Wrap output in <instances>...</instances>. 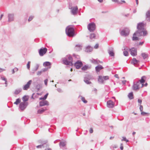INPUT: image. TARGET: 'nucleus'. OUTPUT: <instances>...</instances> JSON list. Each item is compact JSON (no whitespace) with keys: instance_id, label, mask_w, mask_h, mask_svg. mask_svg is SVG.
I'll return each mask as SVG.
<instances>
[{"instance_id":"nucleus-45","label":"nucleus","mask_w":150,"mask_h":150,"mask_svg":"<svg viewBox=\"0 0 150 150\" xmlns=\"http://www.w3.org/2000/svg\"><path fill=\"white\" fill-rule=\"evenodd\" d=\"M30 62L29 61L28 62V63L27 64V68L28 69H29L30 67Z\"/></svg>"},{"instance_id":"nucleus-19","label":"nucleus","mask_w":150,"mask_h":150,"mask_svg":"<svg viewBox=\"0 0 150 150\" xmlns=\"http://www.w3.org/2000/svg\"><path fill=\"white\" fill-rule=\"evenodd\" d=\"M93 48L90 46H88L86 47L85 51L86 52H91Z\"/></svg>"},{"instance_id":"nucleus-40","label":"nucleus","mask_w":150,"mask_h":150,"mask_svg":"<svg viewBox=\"0 0 150 150\" xmlns=\"http://www.w3.org/2000/svg\"><path fill=\"white\" fill-rule=\"evenodd\" d=\"M47 146H45V145H44L43 144H40L39 145H38L36 146V147L37 148H44L45 147H47Z\"/></svg>"},{"instance_id":"nucleus-24","label":"nucleus","mask_w":150,"mask_h":150,"mask_svg":"<svg viewBox=\"0 0 150 150\" xmlns=\"http://www.w3.org/2000/svg\"><path fill=\"white\" fill-rule=\"evenodd\" d=\"M46 110V108H41L38 110V113L40 114H42Z\"/></svg>"},{"instance_id":"nucleus-28","label":"nucleus","mask_w":150,"mask_h":150,"mask_svg":"<svg viewBox=\"0 0 150 150\" xmlns=\"http://www.w3.org/2000/svg\"><path fill=\"white\" fill-rule=\"evenodd\" d=\"M79 98H81V100L85 103H87V101L85 100V98L84 97H83L82 96L80 95L79 96Z\"/></svg>"},{"instance_id":"nucleus-9","label":"nucleus","mask_w":150,"mask_h":150,"mask_svg":"<svg viewBox=\"0 0 150 150\" xmlns=\"http://www.w3.org/2000/svg\"><path fill=\"white\" fill-rule=\"evenodd\" d=\"M140 84V83L139 81H137L136 82H134L132 86V88L133 90L134 91H137L140 88L139 86Z\"/></svg>"},{"instance_id":"nucleus-6","label":"nucleus","mask_w":150,"mask_h":150,"mask_svg":"<svg viewBox=\"0 0 150 150\" xmlns=\"http://www.w3.org/2000/svg\"><path fill=\"white\" fill-rule=\"evenodd\" d=\"M28 105V102H21L19 105V108L21 111H23L26 108Z\"/></svg>"},{"instance_id":"nucleus-10","label":"nucleus","mask_w":150,"mask_h":150,"mask_svg":"<svg viewBox=\"0 0 150 150\" xmlns=\"http://www.w3.org/2000/svg\"><path fill=\"white\" fill-rule=\"evenodd\" d=\"M69 8L71 9V12L72 14L75 15L77 13L78 10V8L77 6L71 7L70 8V6Z\"/></svg>"},{"instance_id":"nucleus-3","label":"nucleus","mask_w":150,"mask_h":150,"mask_svg":"<svg viewBox=\"0 0 150 150\" xmlns=\"http://www.w3.org/2000/svg\"><path fill=\"white\" fill-rule=\"evenodd\" d=\"M63 63L66 65H69L72 66V58L70 55H67L65 57L62 59Z\"/></svg>"},{"instance_id":"nucleus-23","label":"nucleus","mask_w":150,"mask_h":150,"mask_svg":"<svg viewBox=\"0 0 150 150\" xmlns=\"http://www.w3.org/2000/svg\"><path fill=\"white\" fill-rule=\"evenodd\" d=\"M38 142L39 143H41V144H43L46 146H47V140L42 141L41 140H39L38 141Z\"/></svg>"},{"instance_id":"nucleus-61","label":"nucleus","mask_w":150,"mask_h":150,"mask_svg":"<svg viewBox=\"0 0 150 150\" xmlns=\"http://www.w3.org/2000/svg\"><path fill=\"white\" fill-rule=\"evenodd\" d=\"M5 70V69L0 68V73L2 72L3 71H4Z\"/></svg>"},{"instance_id":"nucleus-53","label":"nucleus","mask_w":150,"mask_h":150,"mask_svg":"<svg viewBox=\"0 0 150 150\" xmlns=\"http://www.w3.org/2000/svg\"><path fill=\"white\" fill-rule=\"evenodd\" d=\"M120 149L121 150H123V146L122 144H120Z\"/></svg>"},{"instance_id":"nucleus-59","label":"nucleus","mask_w":150,"mask_h":150,"mask_svg":"<svg viewBox=\"0 0 150 150\" xmlns=\"http://www.w3.org/2000/svg\"><path fill=\"white\" fill-rule=\"evenodd\" d=\"M113 148H117V145H114L112 146Z\"/></svg>"},{"instance_id":"nucleus-36","label":"nucleus","mask_w":150,"mask_h":150,"mask_svg":"<svg viewBox=\"0 0 150 150\" xmlns=\"http://www.w3.org/2000/svg\"><path fill=\"white\" fill-rule=\"evenodd\" d=\"M39 65L38 64H37L35 66V69H33V73H34L35 71H36L38 69L39 67Z\"/></svg>"},{"instance_id":"nucleus-22","label":"nucleus","mask_w":150,"mask_h":150,"mask_svg":"<svg viewBox=\"0 0 150 150\" xmlns=\"http://www.w3.org/2000/svg\"><path fill=\"white\" fill-rule=\"evenodd\" d=\"M146 16L147 20L150 21V10L146 12Z\"/></svg>"},{"instance_id":"nucleus-8","label":"nucleus","mask_w":150,"mask_h":150,"mask_svg":"<svg viewBox=\"0 0 150 150\" xmlns=\"http://www.w3.org/2000/svg\"><path fill=\"white\" fill-rule=\"evenodd\" d=\"M108 79L109 76H100L98 77V81L99 83H103V81L104 80H106Z\"/></svg>"},{"instance_id":"nucleus-54","label":"nucleus","mask_w":150,"mask_h":150,"mask_svg":"<svg viewBox=\"0 0 150 150\" xmlns=\"http://www.w3.org/2000/svg\"><path fill=\"white\" fill-rule=\"evenodd\" d=\"M93 130L91 128H90L89 130V132L90 133H93Z\"/></svg>"},{"instance_id":"nucleus-32","label":"nucleus","mask_w":150,"mask_h":150,"mask_svg":"<svg viewBox=\"0 0 150 150\" xmlns=\"http://www.w3.org/2000/svg\"><path fill=\"white\" fill-rule=\"evenodd\" d=\"M48 95V93H46L44 96L43 97H41L39 99L40 100H45L47 98Z\"/></svg>"},{"instance_id":"nucleus-37","label":"nucleus","mask_w":150,"mask_h":150,"mask_svg":"<svg viewBox=\"0 0 150 150\" xmlns=\"http://www.w3.org/2000/svg\"><path fill=\"white\" fill-rule=\"evenodd\" d=\"M36 88L38 91H39L40 90V88H42V86L41 84H38L36 85Z\"/></svg>"},{"instance_id":"nucleus-31","label":"nucleus","mask_w":150,"mask_h":150,"mask_svg":"<svg viewBox=\"0 0 150 150\" xmlns=\"http://www.w3.org/2000/svg\"><path fill=\"white\" fill-rule=\"evenodd\" d=\"M50 65L51 63L49 62H45L43 64V65L44 67L48 66H50Z\"/></svg>"},{"instance_id":"nucleus-25","label":"nucleus","mask_w":150,"mask_h":150,"mask_svg":"<svg viewBox=\"0 0 150 150\" xmlns=\"http://www.w3.org/2000/svg\"><path fill=\"white\" fill-rule=\"evenodd\" d=\"M146 77L145 76H143L141 77V79L138 81H139V82L140 83V84L141 83L142 84L145 82V80L144 79Z\"/></svg>"},{"instance_id":"nucleus-34","label":"nucleus","mask_w":150,"mask_h":150,"mask_svg":"<svg viewBox=\"0 0 150 150\" xmlns=\"http://www.w3.org/2000/svg\"><path fill=\"white\" fill-rule=\"evenodd\" d=\"M132 61L134 65L137 64L139 62V61L137 60L135 58H133Z\"/></svg>"},{"instance_id":"nucleus-20","label":"nucleus","mask_w":150,"mask_h":150,"mask_svg":"<svg viewBox=\"0 0 150 150\" xmlns=\"http://www.w3.org/2000/svg\"><path fill=\"white\" fill-rule=\"evenodd\" d=\"M103 69V67L101 65H99L95 67L96 71L97 72H99L100 70Z\"/></svg>"},{"instance_id":"nucleus-62","label":"nucleus","mask_w":150,"mask_h":150,"mask_svg":"<svg viewBox=\"0 0 150 150\" xmlns=\"http://www.w3.org/2000/svg\"><path fill=\"white\" fill-rule=\"evenodd\" d=\"M1 79L2 80H4V81H5L6 80V79L5 78H4V77H1Z\"/></svg>"},{"instance_id":"nucleus-60","label":"nucleus","mask_w":150,"mask_h":150,"mask_svg":"<svg viewBox=\"0 0 150 150\" xmlns=\"http://www.w3.org/2000/svg\"><path fill=\"white\" fill-rule=\"evenodd\" d=\"M138 102L139 103H140V104H141L142 102V100H141L138 99Z\"/></svg>"},{"instance_id":"nucleus-12","label":"nucleus","mask_w":150,"mask_h":150,"mask_svg":"<svg viewBox=\"0 0 150 150\" xmlns=\"http://www.w3.org/2000/svg\"><path fill=\"white\" fill-rule=\"evenodd\" d=\"M130 53L133 56H136L137 55V49L134 47L129 49Z\"/></svg>"},{"instance_id":"nucleus-27","label":"nucleus","mask_w":150,"mask_h":150,"mask_svg":"<svg viewBox=\"0 0 150 150\" xmlns=\"http://www.w3.org/2000/svg\"><path fill=\"white\" fill-rule=\"evenodd\" d=\"M22 89L21 88H20L17 89H16L15 90L14 94L15 95H18V94L21 92V91Z\"/></svg>"},{"instance_id":"nucleus-21","label":"nucleus","mask_w":150,"mask_h":150,"mask_svg":"<svg viewBox=\"0 0 150 150\" xmlns=\"http://www.w3.org/2000/svg\"><path fill=\"white\" fill-rule=\"evenodd\" d=\"M60 147L62 148L63 149H65V147L66 145V143L65 142H60L59 144Z\"/></svg>"},{"instance_id":"nucleus-15","label":"nucleus","mask_w":150,"mask_h":150,"mask_svg":"<svg viewBox=\"0 0 150 150\" xmlns=\"http://www.w3.org/2000/svg\"><path fill=\"white\" fill-rule=\"evenodd\" d=\"M49 103L46 100H43L39 102V105L40 107L43 106L45 105H48Z\"/></svg>"},{"instance_id":"nucleus-5","label":"nucleus","mask_w":150,"mask_h":150,"mask_svg":"<svg viewBox=\"0 0 150 150\" xmlns=\"http://www.w3.org/2000/svg\"><path fill=\"white\" fill-rule=\"evenodd\" d=\"M87 28L91 32H93L96 29V24L93 22L89 23L87 26Z\"/></svg>"},{"instance_id":"nucleus-16","label":"nucleus","mask_w":150,"mask_h":150,"mask_svg":"<svg viewBox=\"0 0 150 150\" xmlns=\"http://www.w3.org/2000/svg\"><path fill=\"white\" fill-rule=\"evenodd\" d=\"M114 103L111 100H109L107 102V106L109 108H112L114 105Z\"/></svg>"},{"instance_id":"nucleus-50","label":"nucleus","mask_w":150,"mask_h":150,"mask_svg":"<svg viewBox=\"0 0 150 150\" xmlns=\"http://www.w3.org/2000/svg\"><path fill=\"white\" fill-rule=\"evenodd\" d=\"M112 1L115 3H117L118 4H122V3L119 2L118 0H112Z\"/></svg>"},{"instance_id":"nucleus-56","label":"nucleus","mask_w":150,"mask_h":150,"mask_svg":"<svg viewBox=\"0 0 150 150\" xmlns=\"http://www.w3.org/2000/svg\"><path fill=\"white\" fill-rule=\"evenodd\" d=\"M47 68H44V69H42V70L43 72H45V71H47Z\"/></svg>"},{"instance_id":"nucleus-43","label":"nucleus","mask_w":150,"mask_h":150,"mask_svg":"<svg viewBox=\"0 0 150 150\" xmlns=\"http://www.w3.org/2000/svg\"><path fill=\"white\" fill-rule=\"evenodd\" d=\"M34 18V16H31L29 17L28 21L29 22L31 21Z\"/></svg>"},{"instance_id":"nucleus-52","label":"nucleus","mask_w":150,"mask_h":150,"mask_svg":"<svg viewBox=\"0 0 150 150\" xmlns=\"http://www.w3.org/2000/svg\"><path fill=\"white\" fill-rule=\"evenodd\" d=\"M57 90L59 92L61 93V92H62V89L61 88H57Z\"/></svg>"},{"instance_id":"nucleus-35","label":"nucleus","mask_w":150,"mask_h":150,"mask_svg":"<svg viewBox=\"0 0 150 150\" xmlns=\"http://www.w3.org/2000/svg\"><path fill=\"white\" fill-rule=\"evenodd\" d=\"M96 37V35L94 33L91 34L90 36V38L91 39H95Z\"/></svg>"},{"instance_id":"nucleus-18","label":"nucleus","mask_w":150,"mask_h":150,"mask_svg":"<svg viewBox=\"0 0 150 150\" xmlns=\"http://www.w3.org/2000/svg\"><path fill=\"white\" fill-rule=\"evenodd\" d=\"M82 45L78 44L76 45L74 49L76 51H79L82 49Z\"/></svg>"},{"instance_id":"nucleus-26","label":"nucleus","mask_w":150,"mask_h":150,"mask_svg":"<svg viewBox=\"0 0 150 150\" xmlns=\"http://www.w3.org/2000/svg\"><path fill=\"white\" fill-rule=\"evenodd\" d=\"M22 100L23 101V102H27L29 99V97L27 96H24L22 98Z\"/></svg>"},{"instance_id":"nucleus-58","label":"nucleus","mask_w":150,"mask_h":150,"mask_svg":"<svg viewBox=\"0 0 150 150\" xmlns=\"http://www.w3.org/2000/svg\"><path fill=\"white\" fill-rule=\"evenodd\" d=\"M126 138L125 137H123L121 141H125V140H126Z\"/></svg>"},{"instance_id":"nucleus-57","label":"nucleus","mask_w":150,"mask_h":150,"mask_svg":"<svg viewBox=\"0 0 150 150\" xmlns=\"http://www.w3.org/2000/svg\"><path fill=\"white\" fill-rule=\"evenodd\" d=\"M94 48L95 49H97L98 47V44H96L94 46Z\"/></svg>"},{"instance_id":"nucleus-7","label":"nucleus","mask_w":150,"mask_h":150,"mask_svg":"<svg viewBox=\"0 0 150 150\" xmlns=\"http://www.w3.org/2000/svg\"><path fill=\"white\" fill-rule=\"evenodd\" d=\"M129 29L128 28H125L121 31L120 34L122 36H126L129 34Z\"/></svg>"},{"instance_id":"nucleus-44","label":"nucleus","mask_w":150,"mask_h":150,"mask_svg":"<svg viewBox=\"0 0 150 150\" xmlns=\"http://www.w3.org/2000/svg\"><path fill=\"white\" fill-rule=\"evenodd\" d=\"M124 55L126 56H127L128 55V52L127 51L125 50L123 52Z\"/></svg>"},{"instance_id":"nucleus-17","label":"nucleus","mask_w":150,"mask_h":150,"mask_svg":"<svg viewBox=\"0 0 150 150\" xmlns=\"http://www.w3.org/2000/svg\"><path fill=\"white\" fill-rule=\"evenodd\" d=\"M8 17L9 22H11L14 20V15L13 14H8Z\"/></svg>"},{"instance_id":"nucleus-51","label":"nucleus","mask_w":150,"mask_h":150,"mask_svg":"<svg viewBox=\"0 0 150 150\" xmlns=\"http://www.w3.org/2000/svg\"><path fill=\"white\" fill-rule=\"evenodd\" d=\"M139 109L140 110V111L141 112H142L143 111V107L142 105H140V108Z\"/></svg>"},{"instance_id":"nucleus-4","label":"nucleus","mask_w":150,"mask_h":150,"mask_svg":"<svg viewBox=\"0 0 150 150\" xmlns=\"http://www.w3.org/2000/svg\"><path fill=\"white\" fill-rule=\"evenodd\" d=\"M66 33L68 36L70 37H73L74 35V30L73 28L69 26L66 29Z\"/></svg>"},{"instance_id":"nucleus-29","label":"nucleus","mask_w":150,"mask_h":150,"mask_svg":"<svg viewBox=\"0 0 150 150\" xmlns=\"http://www.w3.org/2000/svg\"><path fill=\"white\" fill-rule=\"evenodd\" d=\"M128 98L130 100L134 98L133 93L132 92L129 93L128 94Z\"/></svg>"},{"instance_id":"nucleus-46","label":"nucleus","mask_w":150,"mask_h":150,"mask_svg":"<svg viewBox=\"0 0 150 150\" xmlns=\"http://www.w3.org/2000/svg\"><path fill=\"white\" fill-rule=\"evenodd\" d=\"M90 60L92 63L94 64H96L97 63V61L95 59H91Z\"/></svg>"},{"instance_id":"nucleus-63","label":"nucleus","mask_w":150,"mask_h":150,"mask_svg":"<svg viewBox=\"0 0 150 150\" xmlns=\"http://www.w3.org/2000/svg\"><path fill=\"white\" fill-rule=\"evenodd\" d=\"M114 76L116 78H119L118 75L117 74H115V75Z\"/></svg>"},{"instance_id":"nucleus-39","label":"nucleus","mask_w":150,"mask_h":150,"mask_svg":"<svg viewBox=\"0 0 150 150\" xmlns=\"http://www.w3.org/2000/svg\"><path fill=\"white\" fill-rule=\"evenodd\" d=\"M88 66L85 65L81 69L83 71H85L87 70L88 69Z\"/></svg>"},{"instance_id":"nucleus-14","label":"nucleus","mask_w":150,"mask_h":150,"mask_svg":"<svg viewBox=\"0 0 150 150\" xmlns=\"http://www.w3.org/2000/svg\"><path fill=\"white\" fill-rule=\"evenodd\" d=\"M32 81L31 80H29L27 83L23 87V89L25 90H27L29 88L30 85L31 84Z\"/></svg>"},{"instance_id":"nucleus-1","label":"nucleus","mask_w":150,"mask_h":150,"mask_svg":"<svg viewBox=\"0 0 150 150\" xmlns=\"http://www.w3.org/2000/svg\"><path fill=\"white\" fill-rule=\"evenodd\" d=\"M137 30L133 34L132 40L133 41L139 40V38L137 36H145L147 34V33L144 28V24L143 23H138L137 25Z\"/></svg>"},{"instance_id":"nucleus-42","label":"nucleus","mask_w":150,"mask_h":150,"mask_svg":"<svg viewBox=\"0 0 150 150\" xmlns=\"http://www.w3.org/2000/svg\"><path fill=\"white\" fill-rule=\"evenodd\" d=\"M18 69L17 68H15L14 69L12 70V74H13L15 73V72H16L18 71Z\"/></svg>"},{"instance_id":"nucleus-47","label":"nucleus","mask_w":150,"mask_h":150,"mask_svg":"<svg viewBox=\"0 0 150 150\" xmlns=\"http://www.w3.org/2000/svg\"><path fill=\"white\" fill-rule=\"evenodd\" d=\"M43 72L42 70L40 71H39L37 72V75L38 76L40 75Z\"/></svg>"},{"instance_id":"nucleus-48","label":"nucleus","mask_w":150,"mask_h":150,"mask_svg":"<svg viewBox=\"0 0 150 150\" xmlns=\"http://www.w3.org/2000/svg\"><path fill=\"white\" fill-rule=\"evenodd\" d=\"M48 81V80L47 79H46L44 81L45 84L46 86L47 85V83Z\"/></svg>"},{"instance_id":"nucleus-55","label":"nucleus","mask_w":150,"mask_h":150,"mask_svg":"<svg viewBox=\"0 0 150 150\" xmlns=\"http://www.w3.org/2000/svg\"><path fill=\"white\" fill-rule=\"evenodd\" d=\"M147 85V83H146L145 84H144L143 83H142V87H143L144 86H146Z\"/></svg>"},{"instance_id":"nucleus-30","label":"nucleus","mask_w":150,"mask_h":150,"mask_svg":"<svg viewBox=\"0 0 150 150\" xmlns=\"http://www.w3.org/2000/svg\"><path fill=\"white\" fill-rule=\"evenodd\" d=\"M142 55L144 59L147 58L148 57V55L145 53H142Z\"/></svg>"},{"instance_id":"nucleus-11","label":"nucleus","mask_w":150,"mask_h":150,"mask_svg":"<svg viewBox=\"0 0 150 150\" xmlns=\"http://www.w3.org/2000/svg\"><path fill=\"white\" fill-rule=\"evenodd\" d=\"M47 51V49L45 47L43 48H41L39 50V54L40 56H43L46 53Z\"/></svg>"},{"instance_id":"nucleus-38","label":"nucleus","mask_w":150,"mask_h":150,"mask_svg":"<svg viewBox=\"0 0 150 150\" xmlns=\"http://www.w3.org/2000/svg\"><path fill=\"white\" fill-rule=\"evenodd\" d=\"M21 101V100L20 98H18L16 99V101L14 103V104L16 105H18L19 103Z\"/></svg>"},{"instance_id":"nucleus-33","label":"nucleus","mask_w":150,"mask_h":150,"mask_svg":"<svg viewBox=\"0 0 150 150\" xmlns=\"http://www.w3.org/2000/svg\"><path fill=\"white\" fill-rule=\"evenodd\" d=\"M108 52L109 53L110 55V56L112 57L114 56V53L113 51L109 50L108 51Z\"/></svg>"},{"instance_id":"nucleus-13","label":"nucleus","mask_w":150,"mask_h":150,"mask_svg":"<svg viewBox=\"0 0 150 150\" xmlns=\"http://www.w3.org/2000/svg\"><path fill=\"white\" fill-rule=\"evenodd\" d=\"M82 62L78 60L74 63V65L76 69H79L82 65Z\"/></svg>"},{"instance_id":"nucleus-64","label":"nucleus","mask_w":150,"mask_h":150,"mask_svg":"<svg viewBox=\"0 0 150 150\" xmlns=\"http://www.w3.org/2000/svg\"><path fill=\"white\" fill-rule=\"evenodd\" d=\"M143 43H144L143 42H140L139 43V45H142L143 44Z\"/></svg>"},{"instance_id":"nucleus-49","label":"nucleus","mask_w":150,"mask_h":150,"mask_svg":"<svg viewBox=\"0 0 150 150\" xmlns=\"http://www.w3.org/2000/svg\"><path fill=\"white\" fill-rule=\"evenodd\" d=\"M148 114V113H146L144 112H142L141 114L142 115H146Z\"/></svg>"},{"instance_id":"nucleus-2","label":"nucleus","mask_w":150,"mask_h":150,"mask_svg":"<svg viewBox=\"0 0 150 150\" xmlns=\"http://www.w3.org/2000/svg\"><path fill=\"white\" fill-rule=\"evenodd\" d=\"M63 63L66 65H69L72 66V58L70 55H67L65 57L62 59Z\"/></svg>"},{"instance_id":"nucleus-41","label":"nucleus","mask_w":150,"mask_h":150,"mask_svg":"<svg viewBox=\"0 0 150 150\" xmlns=\"http://www.w3.org/2000/svg\"><path fill=\"white\" fill-rule=\"evenodd\" d=\"M84 81L87 84H90L91 83V82L90 81L88 80L86 78H84Z\"/></svg>"}]
</instances>
